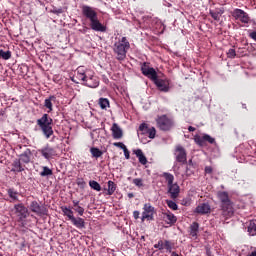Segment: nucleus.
I'll use <instances>...</instances> for the list:
<instances>
[{"label":"nucleus","mask_w":256,"mask_h":256,"mask_svg":"<svg viewBox=\"0 0 256 256\" xmlns=\"http://www.w3.org/2000/svg\"><path fill=\"white\" fill-rule=\"evenodd\" d=\"M217 197L220 201V215L222 219H231L235 215V208L233 207V201L229 198V193L220 191L217 193Z\"/></svg>","instance_id":"obj_1"},{"label":"nucleus","mask_w":256,"mask_h":256,"mask_svg":"<svg viewBox=\"0 0 256 256\" xmlns=\"http://www.w3.org/2000/svg\"><path fill=\"white\" fill-rule=\"evenodd\" d=\"M131 49V44L127 37H122L120 40L114 43L113 52L116 55L117 61H125L127 58V52Z\"/></svg>","instance_id":"obj_2"},{"label":"nucleus","mask_w":256,"mask_h":256,"mask_svg":"<svg viewBox=\"0 0 256 256\" xmlns=\"http://www.w3.org/2000/svg\"><path fill=\"white\" fill-rule=\"evenodd\" d=\"M36 123L41 129L44 137L50 139V137L53 136V118L49 117V114H43Z\"/></svg>","instance_id":"obj_3"},{"label":"nucleus","mask_w":256,"mask_h":256,"mask_svg":"<svg viewBox=\"0 0 256 256\" xmlns=\"http://www.w3.org/2000/svg\"><path fill=\"white\" fill-rule=\"evenodd\" d=\"M37 153L46 159V161H51V159H55V157H57V150H55V148L51 147L49 144L38 149Z\"/></svg>","instance_id":"obj_4"},{"label":"nucleus","mask_w":256,"mask_h":256,"mask_svg":"<svg viewBox=\"0 0 256 256\" xmlns=\"http://www.w3.org/2000/svg\"><path fill=\"white\" fill-rule=\"evenodd\" d=\"M157 127L161 131H169L173 127V120H171L167 115L159 116L156 119Z\"/></svg>","instance_id":"obj_5"},{"label":"nucleus","mask_w":256,"mask_h":256,"mask_svg":"<svg viewBox=\"0 0 256 256\" xmlns=\"http://www.w3.org/2000/svg\"><path fill=\"white\" fill-rule=\"evenodd\" d=\"M174 156L177 163L187 165V150L181 145H177L174 150Z\"/></svg>","instance_id":"obj_6"},{"label":"nucleus","mask_w":256,"mask_h":256,"mask_svg":"<svg viewBox=\"0 0 256 256\" xmlns=\"http://www.w3.org/2000/svg\"><path fill=\"white\" fill-rule=\"evenodd\" d=\"M232 17L235 21H240V23L247 24L251 21L249 14L242 9L236 8L231 12Z\"/></svg>","instance_id":"obj_7"},{"label":"nucleus","mask_w":256,"mask_h":256,"mask_svg":"<svg viewBox=\"0 0 256 256\" xmlns=\"http://www.w3.org/2000/svg\"><path fill=\"white\" fill-rule=\"evenodd\" d=\"M153 215H155V207L151 203L144 204L141 221H153Z\"/></svg>","instance_id":"obj_8"},{"label":"nucleus","mask_w":256,"mask_h":256,"mask_svg":"<svg viewBox=\"0 0 256 256\" xmlns=\"http://www.w3.org/2000/svg\"><path fill=\"white\" fill-rule=\"evenodd\" d=\"M142 74L145 77H148V79H151V81L155 82L158 79L157 71L155 68L149 67V64L147 62H144L141 66Z\"/></svg>","instance_id":"obj_9"},{"label":"nucleus","mask_w":256,"mask_h":256,"mask_svg":"<svg viewBox=\"0 0 256 256\" xmlns=\"http://www.w3.org/2000/svg\"><path fill=\"white\" fill-rule=\"evenodd\" d=\"M142 74L145 77H148V79H151V81L155 82L158 79L157 71L155 68L149 67V64L147 62H144L141 66Z\"/></svg>","instance_id":"obj_10"},{"label":"nucleus","mask_w":256,"mask_h":256,"mask_svg":"<svg viewBox=\"0 0 256 256\" xmlns=\"http://www.w3.org/2000/svg\"><path fill=\"white\" fill-rule=\"evenodd\" d=\"M14 209H15V213L18 217V221L20 223H23V221H25V218L29 217V210L27 209V207H25V205L16 204L14 206Z\"/></svg>","instance_id":"obj_11"},{"label":"nucleus","mask_w":256,"mask_h":256,"mask_svg":"<svg viewBox=\"0 0 256 256\" xmlns=\"http://www.w3.org/2000/svg\"><path fill=\"white\" fill-rule=\"evenodd\" d=\"M194 141L196 145H199V147H205L206 143H210V145H213V143H215V138L211 137V135L209 134H204L202 137L199 135H195Z\"/></svg>","instance_id":"obj_12"},{"label":"nucleus","mask_w":256,"mask_h":256,"mask_svg":"<svg viewBox=\"0 0 256 256\" xmlns=\"http://www.w3.org/2000/svg\"><path fill=\"white\" fill-rule=\"evenodd\" d=\"M139 131L141 132V135H148L149 139H155V136L157 135L155 127L149 128L147 123L140 124Z\"/></svg>","instance_id":"obj_13"},{"label":"nucleus","mask_w":256,"mask_h":256,"mask_svg":"<svg viewBox=\"0 0 256 256\" xmlns=\"http://www.w3.org/2000/svg\"><path fill=\"white\" fill-rule=\"evenodd\" d=\"M154 84L159 89V91H162L163 93H169L171 89V87L169 86V80L156 78V80H154Z\"/></svg>","instance_id":"obj_14"},{"label":"nucleus","mask_w":256,"mask_h":256,"mask_svg":"<svg viewBox=\"0 0 256 256\" xmlns=\"http://www.w3.org/2000/svg\"><path fill=\"white\" fill-rule=\"evenodd\" d=\"M82 14L84 15V17H86V19H89V21L97 19V12L91 6H83Z\"/></svg>","instance_id":"obj_15"},{"label":"nucleus","mask_w":256,"mask_h":256,"mask_svg":"<svg viewBox=\"0 0 256 256\" xmlns=\"http://www.w3.org/2000/svg\"><path fill=\"white\" fill-rule=\"evenodd\" d=\"M90 27L93 31H99L100 33H105V31H107V27L101 24L99 18H94V20H91Z\"/></svg>","instance_id":"obj_16"},{"label":"nucleus","mask_w":256,"mask_h":256,"mask_svg":"<svg viewBox=\"0 0 256 256\" xmlns=\"http://www.w3.org/2000/svg\"><path fill=\"white\" fill-rule=\"evenodd\" d=\"M162 219L166 225H175L177 223V216L171 213V211L162 213Z\"/></svg>","instance_id":"obj_17"},{"label":"nucleus","mask_w":256,"mask_h":256,"mask_svg":"<svg viewBox=\"0 0 256 256\" xmlns=\"http://www.w3.org/2000/svg\"><path fill=\"white\" fill-rule=\"evenodd\" d=\"M30 210L32 211V213H36V215H45L46 213L45 207L39 205L38 201L31 202Z\"/></svg>","instance_id":"obj_18"},{"label":"nucleus","mask_w":256,"mask_h":256,"mask_svg":"<svg viewBox=\"0 0 256 256\" xmlns=\"http://www.w3.org/2000/svg\"><path fill=\"white\" fill-rule=\"evenodd\" d=\"M84 85H86V87H90L91 89H96V87H99V78L96 76H87L86 80L84 81Z\"/></svg>","instance_id":"obj_19"},{"label":"nucleus","mask_w":256,"mask_h":256,"mask_svg":"<svg viewBox=\"0 0 256 256\" xmlns=\"http://www.w3.org/2000/svg\"><path fill=\"white\" fill-rule=\"evenodd\" d=\"M31 157H33L31 149H26L22 154H20L18 160L24 163L25 165H28V163H31Z\"/></svg>","instance_id":"obj_20"},{"label":"nucleus","mask_w":256,"mask_h":256,"mask_svg":"<svg viewBox=\"0 0 256 256\" xmlns=\"http://www.w3.org/2000/svg\"><path fill=\"white\" fill-rule=\"evenodd\" d=\"M195 213H199L200 215H207V213H211V206L209 203H202L196 207Z\"/></svg>","instance_id":"obj_21"},{"label":"nucleus","mask_w":256,"mask_h":256,"mask_svg":"<svg viewBox=\"0 0 256 256\" xmlns=\"http://www.w3.org/2000/svg\"><path fill=\"white\" fill-rule=\"evenodd\" d=\"M12 171L14 173H23V171H25V166L23 165V162L19 159H15L12 163Z\"/></svg>","instance_id":"obj_22"},{"label":"nucleus","mask_w":256,"mask_h":256,"mask_svg":"<svg viewBox=\"0 0 256 256\" xmlns=\"http://www.w3.org/2000/svg\"><path fill=\"white\" fill-rule=\"evenodd\" d=\"M168 193H170L171 199H177V197H179V193H180L179 185L170 184V186H168Z\"/></svg>","instance_id":"obj_23"},{"label":"nucleus","mask_w":256,"mask_h":256,"mask_svg":"<svg viewBox=\"0 0 256 256\" xmlns=\"http://www.w3.org/2000/svg\"><path fill=\"white\" fill-rule=\"evenodd\" d=\"M113 139H121L123 137V130L117 123H114L111 128Z\"/></svg>","instance_id":"obj_24"},{"label":"nucleus","mask_w":256,"mask_h":256,"mask_svg":"<svg viewBox=\"0 0 256 256\" xmlns=\"http://www.w3.org/2000/svg\"><path fill=\"white\" fill-rule=\"evenodd\" d=\"M71 223L74 225V227H77V229H85V219L81 217H74L71 220Z\"/></svg>","instance_id":"obj_25"},{"label":"nucleus","mask_w":256,"mask_h":256,"mask_svg":"<svg viewBox=\"0 0 256 256\" xmlns=\"http://www.w3.org/2000/svg\"><path fill=\"white\" fill-rule=\"evenodd\" d=\"M134 153L138 158L139 163H141V165H147V157L145 156V154H143V150L137 149L134 151Z\"/></svg>","instance_id":"obj_26"},{"label":"nucleus","mask_w":256,"mask_h":256,"mask_svg":"<svg viewBox=\"0 0 256 256\" xmlns=\"http://www.w3.org/2000/svg\"><path fill=\"white\" fill-rule=\"evenodd\" d=\"M61 211L65 217H68L69 221H73L75 215H73V210L67 206H62Z\"/></svg>","instance_id":"obj_27"},{"label":"nucleus","mask_w":256,"mask_h":256,"mask_svg":"<svg viewBox=\"0 0 256 256\" xmlns=\"http://www.w3.org/2000/svg\"><path fill=\"white\" fill-rule=\"evenodd\" d=\"M72 204H73L74 211L78 213L80 217H83V214L85 213V208L79 205V200H73Z\"/></svg>","instance_id":"obj_28"},{"label":"nucleus","mask_w":256,"mask_h":256,"mask_svg":"<svg viewBox=\"0 0 256 256\" xmlns=\"http://www.w3.org/2000/svg\"><path fill=\"white\" fill-rule=\"evenodd\" d=\"M55 99V96H50L49 98L45 99L44 107H46V109H49L48 113H51V111H53V101H55Z\"/></svg>","instance_id":"obj_29"},{"label":"nucleus","mask_w":256,"mask_h":256,"mask_svg":"<svg viewBox=\"0 0 256 256\" xmlns=\"http://www.w3.org/2000/svg\"><path fill=\"white\" fill-rule=\"evenodd\" d=\"M198 233H199V223L194 222L190 226V236L197 237Z\"/></svg>","instance_id":"obj_30"},{"label":"nucleus","mask_w":256,"mask_h":256,"mask_svg":"<svg viewBox=\"0 0 256 256\" xmlns=\"http://www.w3.org/2000/svg\"><path fill=\"white\" fill-rule=\"evenodd\" d=\"M248 233L252 237L256 235V220H251L248 224Z\"/></svg>","instance_id":"obj_31"},{"label":"nucleus","mask_w":256,"mask_h":256,"mask_svg":"<svg viewBox=\"0 0 256 256\" xmlns=\"http://www.w3.org/2000/svg\"><path fill=\"white\" fill-rule=\"evenodd\" d=\"M115 191H117V184H115V182L109 180L107 195H113V193H115Z\"/></svg>","instance_id":"obj_32"},{"label":"nucleus","mask_w":256,"mask_h":256,"mask_svg":"<svg viewBox=\"0 0 256 256\" xmlns=\"http://www.w3.org/2000/svg\"><path fill=\"white\" fill-rule=\"evenodd\" d=\"M10 199H12L11 201L14 202V201H19V193L13 189H8L7 191Z\"/></svg>","instance_id":"obj_33"},{"label":"nucleus","mask_w":256,"mask_h":256,"mask_svg":"<svg viewBox=\"0 0 256 256\" xmlns=\"http://www.w3.org/2000/svg\"><path fill=\"white\" fill-rule=\"evenodd\" d=\"M90 153L92 157H95L96 159H99L103 155V151H101L99 148L92 147L90 149Z\"/></svg>","instance_id":"obj_34"},{"label":"nucleus","mask_w":256,"mask_h":256,"mask_svg":"<svg viewBox=\"0 0 256 256\" xmlns=\"http://www.w3.org/2000/svg\"><path fill=\"white\" fill-rule=\"evenodd\" d=\"M42 169L43 171L40 172L41 177H49L53 175V170H51L49 167L44 166Z\"/></svg>","instance_id":"obj_35"},{"label":"nucleus","mask_w":256,"mask_h":256,"mask_svg":"<svg viewBox=\"0 0 256 256\" xmlns=\"http://www.w3.org/2000/svg\"><path fill=\"white\" fill-rule=\"evenodd\" d=\"M163 177L166 179L168 186L173 185V181H175L173 174L164 172Z\"/></svg>","instance_id":"obj_36"},{"label":"nucleus","mask_w":256,"mask_h":256,"mask_svg":"<svg viewBox=\"0 0 256 256\" xmlns=\"http://www.w3.org/2000/svg\"><path fill=\"white\" fill-rule=\"evenodd\" d=\"M89 185L94 191H101V184L95 180H90Z\"/></svg>","instance_id":"obj_37"},{"label":"nucleus","mask_w":256,"mask_h":256,"mask_svg":"<svg viewBox=\"0 0 256 256\" xmlns=\"http://www.w3.org/2000/svg\"><path fill=\"white\" fill-rule=\"evenodd\" d=\"M98 103L101 109H107L109 107V99L107 98H100Z\"/></svg>","instance_id":"obj_38"},{"label":"nucleus","mask_w":256,"mask_h":256,"mask_svg":"<svg viewBox=\"0 0 256 256\" xmlns=\"http://www.w3.org/2000/svg\"><path fill=\"white\" fill-rule=\"evenodd\" d=\"M0 59H4V61H8V59H11V51H3L0 50Z\"/></svg>","instance_id":"obj_39"},{"label":"nucleus","mask_w":256,"mask_h":256,"mask_svg":"<svg viewBox=\"0 0 256 256\" xmlns=\"http://www.w3.org/2000/svg\"><path fill=\"white\" fill-rule=\"evenodd\" d=\"M76 77L85 83L88 76L85 75V72H83L81 68H78Z\"/></svg>","instance_id":"obj_40"},{"label":"nucleus","mask_w":256,"mask_h":256,"mask_svg":"<svg viewBox=\"0 0 256 256\" xmlns=\"http://www.w3.org/2000/svg\"><path fill=\"white\" fill-rule=\"evenodd\" d=\"M166 205H168L169 209H172V211L179 209V206H177V203L173 200H166Z\"/></svg>","instance_id":"obj_41"},{"label":"nucleus","mask_w":256,"mask_h":256,"mask_svg":"<svg viewBox=\"0 0 256 256\" xmlns=\"http://www.w3.org/2000/svg\"><path fill=\"white\" fill-rule=\"evenodd\" d=\"M164 249H166V251H168V253H171V251L173 249V243H171V241H169V240H165L164 241Z\"/></svg>","instance_id":"obj_42"},{"label":"nucleus","mask_w":256,"mask_h":256,"mask_svg":"<svg viewBox=\"0 0 256 256\" xmlns=\"http://www.w3.org/2000/svg\"><path fill=\"white\" fill-rule=\"evenodd\" d=\"M154 249H158L159 251H163V249H165V241L159 240L158 243L154 245Z\"/></svg>","instance_id":"obj_43"},{"label":"nucleus","mask_w":256,"mask_h":256,"mask_svg":"<svg viewBox=\"0 0 256 256\" xmlns=\"http://www.w3.org/2000/svg\"><path fill=\"white\" fill-rule=\"evenodd\" d=\"M236 56H237V53L235 52V49L228 50L227 57H229V59H235Z\"/></svg>","instance_id":"obj_44"},{"label":"nucleus","mask_w":256,"mask_h":256,"mask_svg":"<svg viewBox=\"0 0 256 256\" xmlns=\"http://www.w3.org/2000/svg\"><path fill=\"white\" fill-rule=\"evenodd\" d=\"M133 184L136 187H143V179H141V178L133 179Z\"/></svg>","instance_id":"obj_45"},{"label":"nucleus","mask_w":256,"mask_h":256,"mask_svg":"<svg viewBox=\"0 0 256 256\" xmlns=\"http://www.w3.org/2000/svg\"><path fill=\"white\" fill-rule=\"evenodd\" d=\"M210 15L213 18L214 21H219V12H215L213 10H210Z\"/></svg>","instance_id":"obj_46"},{"label":"nucleus","mask_w":256,"mask_h":256,"mask_svg":"<svg viewBox=\"0 0 256 256\" xmlns=\"http://www.w3.org/2000/svg\"><path fill=\"white\" fill-rule=\"evenodd\" d=\"M51 13H54V15H61V13H63V8H53Z\"/></svg>","instance_id":"obj_47"},{"label":"nucleus","mask_w":256,"mask_h":256,"mask_svg":"<svg viewBox=\"0 0 256 256\" xmlns=\"http://www.w3.org/2000/svg\"><path fill=\"white\" fill-rule=\"evenodd\" d=\"M114 147H119V149H122L124 151V149H127V146H125V144H123L122 142H115Z\"/></svg>","instance_id":"obj_48"},{"label":"nucleus","mask_w":256,"mask_h":256,"mask_svg":"<svg viewBox=\"0 0 256 256\" xmlns=\"http://www.w3.org/2000/svg\"><path fill=\"white\" fill-rule=\"evenodd\" d=\"M205 173H206L207 175H211V173H213V167H211V166H206V167H205Z\"/></svg>","instance_id":"obj_49"},{"label":"nucleus","mask_w":256,"mask_h":256,"mask_svg":"<svg viewBox=\"0 0 256 256\" xmlns=\"http://www.w3.org/2000/svg\"><path fill=\"white\" fill-rule=\"evenodd\" d=\"M192 174H193V170H191V166H187L186 167V175H187V177H191Z\"/></svg>","instance_id":"obj_50"},{"label":"nucleus","mask_w":256,"mask_h":256,"mask_svg":"<svg viewBox=\"0 0 256 256\" xmlns=\"http://www.w3.org/2000/svg\"><path fill=\"white\" fill-rule=\"evenodd\" d=\"M123 151H124L125 159H130L131 155H130V153H129V149L126 148V149H124Z\"/></svg>","instance_id":"obj_51"},{"label":"nucleus","mask_w":256,"mask_h":256,"mask_svg":"<svg viewBox=\"0 0 256 256\" xmlns=\"http://www.w3.org/2000/svg\"><path fill=\"white\" fill-rule=\"evenodd\" d=\"M250 39H253V41H256V31H253L249 34Z\"/></svg>","instance_id":"obj_52"},{"label":"nucleus","mask_w":256,"mask_h":256,"mask_svg":"<svg viewBox=\"0 0 256 256\" xmlns=\"http://www.w3.org/2000/svg\"><path fill=\"white\" fill-rule=\"evenodd\" d=\"M139 215H141V213H140L139 211L135 210V211L133 212V217H134V219H139Z\"/></svg>","instance_id":"obj_53"},{"label":"nucleus","mask_w":256,"mask_h":256,"mask_svg":"<svg viewBox=\"0 0 256 256\" xmlns=\"http://www.w3.org/2000/svg\"><path fill=\"white\" fill-rule=\"evenodd\" d=\"M188 131L191 133V132H193V131H196V128L193 127V126H189V127H188Z\"/></svg>","instance_id":"obj_54"},{"label":"nucleus","mask_w":256,"mask_h":256,"mask_svg":"<svg viewBox=\"0 0 256 256\" xmlns=\"http://www.w3.org/2000/svg\"><path fill=\"white\" fill-rule=\"evenodd\" d=\"M186 164H188V167H193V160L192 159L188 160Z\"/></svg>","instance_id":"obj_55"},{"label":"nucleus","mask_w":256,"mask_h":256,"mask_svg":"<svg viewBox=\"0 0 256 256\" xmlns=\"http://www.w3.org/2000/svg\"><path fill=\"white\" fill-rule=\"evenodd\" d=\"M128 197H129V199H133V197H135V195L133 193H128Z\"/></svg>","instance_id":"obj_56"},{"label":"nucleus","mask_w":256,"mask_h":256,"mask_svg":"<svg viewBox=\"0 0 256 256\" xmlns=\"http://www.w3.org/2000/svg\"><path fill=\"white\" fill-rule=\"evenodd\" d=\"M248 256H256V250L252 251Z\"/></svg>","instance_id":"obj_57"},{"label":"nucleus","mask_w":256,"mask_h":256,"mask_svg":"<svg viewBox=\"0 0 256 256\" xmlns=\"http://www.w3.org/2000/svg\"><path fill=\"white\" fill-rule=\"evenodd\" d=\"M206 254H207L208 256H211V250H209V248L206 249Z\"/></svg>","instance_id":"obj_58"},{"label":"nucleus","mask_w":256,"mask_h":256,"mask_svg":"<svg viewBox=\"0 0 256 256\" xmlns=\"http://www.w3.org/2000/svg\"><path fill=\"white\" fill-rule=\"evenodd\" d=\"M171 256H179V254H177V252H172Z\"/></svg>","instance_id":"obj_59"},{"label":"nucleus","mask_w":256,"mask_h":256,"mask_svg":"<svg viewBox=\"0 0 256 256\" xmlns=\"http://www.w3.org/2000/svg\"><path fill=\"white\" fill-rule=\"evenodd\" d=\"M142 239H145V236H142Z\"/></svg>","instance_id":"obj_60"}]
</instances>
